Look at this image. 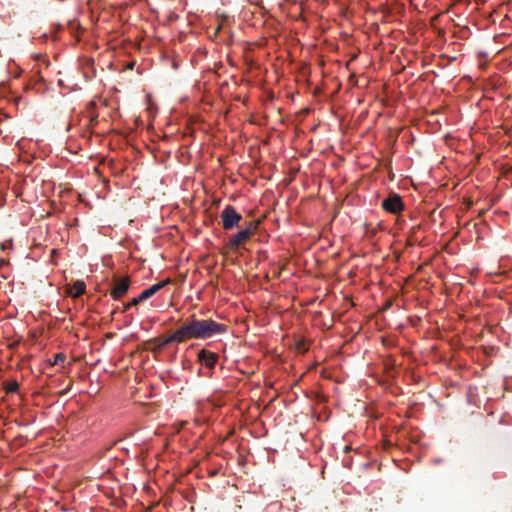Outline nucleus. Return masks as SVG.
I'll list each match as a JSON object with an SVG mask.
<instances>
[{"label":"nucleus","instance_id":"a211bd4d","mask_svg":"<svg viewBox=\"0 0 512 512\" xmlns=\"http://www.w3.org/2000/svg\"><path fill=\"white\" fill-rule=\"evenodd\" d=\"M218 32H220V27H217L215 30V33H218Z\"/></svg>","mask_w":512,"mask_h":512},{"label":"nucleus","instance_id":"4468645a","mask_svg":"<svg viewBox=\"0 0 512 512\" xmlns=\"http://www.w3.org/2000/svg\"><path fill=\"white\" fill-rule=\"evenodd\" d=\"M389 32L394 33V32H402V31L401 30L392 29Z\"/></svg>","mask_w":512,"mask_h":512},{"label":"nucleus","instance_id":"f257e3e1","mask_svg":"<svg viewBox=\"0 0 512 512\" xmlns=\"http://www.w3.org/2000/svg\"><path fill=\"white\" fill-rule=\"evenodd\" d=\"M183 327L188 340H205L224 334L227 331L225 324L218 323L213 319H198L195 316L189 317L183 323Z\"/></svg>","mask_w":512,"mask_h":512},{"label":"nucleus","instance_id":"7ed1b4c3","mask_svg":"<svg viewBox=\"0 0 512 512\" xmlns=\"http://www.w3.org/2000/svg\"><path fill=\"white\" fill-rule=\"evenodd\" d=\"M256 226L250 222L247 227L232 235L228 242V247L231 250H236L242 246L254 234Z\"/></svg>","mask_w":512,"mask_h":512},{"label":"nucleus","instance_id":"20e7f679","mask_svg":"<svg viewBox=\"0 0 512 512\" xmlns=\"http://www.w3.org/2000/svg\"><path fill=\"white\" fill-rule=\"evenodd\" d=\"M382 208L391 214H399L405 209L401 196L397 193H390L381 203Z\"/></svg>","mask_w":512,"mask_h":512},{"label":"nucleus","instance_id":"ddd939ff","mask_svg":"<svg viewBox=\"0 0 512 512\" xmlns=\"http://www.w3.org/2000/svg\"><path fill=\"white\" fill-rule=\"evenodd\" d=\"M479 56L480 57H488V53L480 52Z\"/></svg>","mask_w":512,"mask_h":512},{"label":"nucleus","instance_id":"9d476101","mask_svg":"<svg viewBox=\"0 0 512 512\" xmlns=\"http://www.w3.org/2000/svg\"><path fill=\"white\" fill-rule=\"evenodd\" d=\"M66 360V356L63 353H57L54 356L53 365H62Z\"/></svg>","mask_w":512,"mask_h":512},{"label":"nucleus","instance_id":"f03ea898","mask_svg":"<svg viewBox=\"0 0 512 512\" xmlns=\"http://www.w3.org/2000/svg\"><path fill=\"white\" fill-rule=\"evenodd\" d=\"M221 219L223 229L228 231L232 230L234 227L239 226V223L242 220V216L233 206L227 205L221 212Z\"/></svg>","mask_w":512,"mask_h":512},{"label":"nucleus","instance_id":"1a4fd4ad","mask_svg":"<svg viewBox=\"0 0 512 512\" xmlns=\"http://www.w3.org/2000/svg\"><path fill=\"white\" fill-rule=\"evenodd\" d=\"M86 285L83 281L78 280L73 283V285L70 288V295L74 298L81 296L85 293Z\"/></svg>","mask_w":512,"mask_h":512},{"label":"nucleus","instance_id":"9b49d317","mask_svg":"<svg viewBox=\"0 0 512 512\" xmlns=\"http://www.w3.org/2000/svg\"><path fill=\"white\" fill-rule=\"evenodd\" d=\"M17 389H18V383L17 382L11 383L9 385V387H8V391L9 392H15V391H17Z\"/></svg>","mask_w":512,"mask_h":512},{"label":"nucleus","instance_id":"6e6552de","mask_svg":"<svg viewBox=\"0 0 512 512\" xmlns=\"http://www.w3.org/2000/svg\"><path fill=\"white\" fill-rule=\"evenodd\" d=\"M186 340H188V339H187V336H186V333H185V330H184V327L182 324L178 329H176L172 334H170L169 336H167L164 339L163 345H170L175 342L182 343Z\"/></svg>","mask_w":512,"mask_h":512},{"label":"nucleus","instance_id":"f8f14e48","mask_svg":"<svg viewBox=\"0 0 512 512\" xmlns=\"http://www.w3.org/2000/svg\"><path fill=\"white\" fill-rule=\"evenodd\" d=\"M134 306H135V305H132V304H131V301H130V302H128V303H126V304H124V305H123V310H122V312H123V313H125V312H127L131 307H134Z\"/></svg>","mask_w":512,"mask_h":512},{"label":"nucleus","instance_id":"0eeeda50","mask_svg":"<svg viewBox=\"0 0 512 512\" xmlns=\"http://www.w3.org/2000/svg\"><path fill=\"white\" fill-rule=\"evenodd\" d=\"M199 362L206 368L212 370L218 361V355L206 349H202L198 352Z\"/></svg>","mask_w":512,"mask_h":512},{"label":"nucleus","instance_id":"f3484780","mask_svg":"<svg viewBox=\"0 0 512 512\" xmlns=\"http://www.w3.org/2000/svg\"><path fill=\"white\" fill-rule=\"evenodd\" d=\"M2 248H3V249L8 248V245H6V243H3V244H2Z\"/></svg>","mask_w":512,"mask_h":512},{"label":"nucleus","instance_id":"dca6fc26","mask_svg":"<svg viewBox=\"0 0 512 512\" xmlns=\"http://www.w3.org/2000/svg\"><path fill=\"white\" fill-rule=\"evenodd\" d=\"M2 248H3V249L8 248V245H6V243H3V244H2Z\"/></svg>","mask_w":512,"mask_h":512},{"label":"nucleus","instance_id":"423d86ee","mask_svg":"<svg viewBox=\"0 0 512 512\" xmlns=\"http://www.w3.org/2000/svg\"><path fill=\"white\" fill-rule=\"evenodd\" d=\"M130 288L129 278H117L113 281L111 296L114 300L121 299Z\"/></svg>","mask_w":512,"mask_h":512},{"label":"nucleus","instance_id":"2eb2a0df","mask_svg":"<svg viewBox=\"0 0 512 512\" xmlns=\"http://www.w3.org/2000/svg\"><path fill=\"white\" fill-rule=\"evenodd\" d=\"M86 62H87L88 64H92V63H93V60H92V59H86Z\"/></svg>","mask_w":512,"mask_h":512},{"label":"nucleus","instance_id":"39448f33","mask_svg":"<svg viewBox=\"0 0 512 512\" xmlns=\"http://www.w3.org/2000/svg\"><path fill=\"white\" fill-rule=\"evenodd\" d=\"M169 283H170V279H165L163 281H160L158 283L151 285L149 288L143 290L137 297L133 298L131 300V304L138 305L140 302H143V301L151 298L153 295H155L157 292H159L162 288H164Z\"/></svg>","mask_w":512,"mask_h":512}]
</instances>
